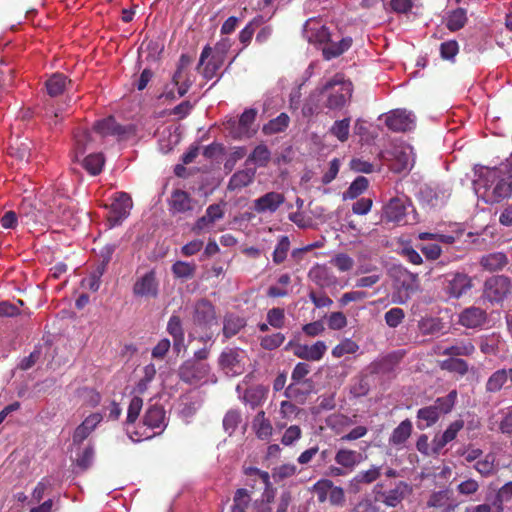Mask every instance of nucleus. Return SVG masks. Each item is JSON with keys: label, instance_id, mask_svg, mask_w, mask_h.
I'll return each mask as SVG.
<instances>
[{"label": "nucleus", "instance_id": "31", "mask_svg": "<svg viewBox=\"0 0 512 512\" xmlns=\"http://www.w3.org/2000/svg\"><path fill=\"white\" fill-rule=\"evenodd\" d=\"M406 215V206L400 198H392L384 208V217L389 222L400 223Z\"/></svg>", "mask_w": 512, "mask_h": 512}, {"label": "nucleus", "instance_id": "48", "mask_svg": "<svg viewBox=\"0 0 512 512\" xmlns=\"http://www.w3.org/2000/svg\"><path fill=\"white\" fill-rule=\"evenodd\" d=\"M8 153L20 161H29L31 156V148L28 142H20L16 139L11 142L8 147Z\"/></svg>", "mask_w": 512, "mask_h": 512}, {"label": "nucleus", "instance_id": "8", "mask_svg": "<svg viewBox=\"0 0 512 512\" xmlns=\"http://www.w3.org/2000/svg\"><path fill=\"white\" fill-rule=\"evenodd\" d=\"M192 320L200 330H210L213 325H217L215 306L205 298L198 300L194 305Z\"/></svg>", "mask_w": 512, "mask_h": 512}, {"label": "nucleus", "instance_id": "62", "mask_svg": "<svg viewBox=\"0 0 512 512\" xmlns=\"http://www.w3.org/2000/svg\"><path fill=\"white\" fill-rule=\"evenodd\" d=\"M331 487L332 481L329 479H321L313 485L312 490L317 495L319 503H324L328 500Z\"/></svg>", "mask_w": 512, "mask_h": 512}, {"label": "nucleus", "instance_id": "36", "mask_svg": "<svg viewBox=\"0 0 512 512\" xmlns=\"http://www.w3.org/2000/svg\"><path fill=\"white\" fill-rule=\"evenodd\" d=\"M475 352V346L469 339L456 341L455 344L446 347L441 354L448 356H470Z\"/></svg>", "mask_w": 512, "mask_h": 512}, {"label": "nucleus", "instance_id": "22", "mask_svg": "<svg viewBox=\"0 0 512 512\" xmlns=\"http://www.w3.org/2000/svg\"><path fill=\"white\" fill-rule=\"evenodd\" d=\"M327 346L324 341H317L313 345L298 344L294 349V355L307 361H319L323 358Z\"/></svg>", "mask_w": 512, "mask_h": 512}, {"label": "nucleus", "instance_id": "17", "mask_svg": "<svg viewBox=\"0 0 512 512\" xmlns=\"http://www.w3.org/2000/svg\"><path fill=\"white\" fill-rule=\"evenodd\" d=\"M285 197L282 193L268 192L254 201L253 208L257 213L275 212L283 203Z\"/></svg>", "mask_w": 512, "mask_h": 512}, {"label": "nucleus", "instance_id": "63", "mask_svg": "<svg viewBox=\"0 0 512 512\" xmlns=\"http://www.w3.org/2000/svg\"><path fill=\"white\" fill-rule=\"evenodd\" d=\"M285 341L284 334L277 332L261 338L260 345L265 350H274L280 347Z\"/></svg>", "mask_w": 512, "mask_h": 512}, {"label": "nucleus", "instance_id": "51", "mask_svg": "<svg viewBox=\"0 0 512 512\" xmlns=\"http://www.w3.org/2000/svg\"><path fill=\"white\" fill-rule=\"evenodd\" d=\"M310 279L320 287L329 286L333 281L329 275V270L324 266H316L309 272Z\"/></svg>", "mask_w": 512, "mask_h": 512}, {"label": "nucleus", "instance_id": "39", "mask_svg": "<svg viewBox=\"0 0 512 512\" xmlns=\"http://www.w3.org/2000/svg\"><path fill=\"white\" fill-rule=\"evenodd\" d=\"M512 195V182L500 179L492 188L489 195L491 203H500Z\"/></svg>", "mask_w": 512, "mask_h": 512}, {"label": "nucleus", "instance_id": "34", "mask_svg": "<svg viewBox=\"0 0 512 512\" xmlns=\"http://www.w3.org/2000/svg\"><path fill=\"white\" fill-rule=\"evenodd\" d=\"M71 81L62 73H54L45 82L46 92L50 97H57L61 95L67 83Z\"/></svg>", "mask_w": 512, "mask_h": 512}, {"label": "nucleus", "instance_id": "4", "mask_svg": "<svg viewBox=\"0 0 512 512\" xmlns=\"http://www.w3.org/2000/svg\"><path fill=\"white\" fill-rule=\"evenodd\" d=\"M211 367L205 362L196 360H185L178 368L179 379L188 385H198L205 382Z\"/></svg>", "mask_w": 512, "mask_h": 512}, {"label": "nucleus", "instance_id": "47", "mask_svg": "<svg viewBox=\"0 0 512 512\" xmlns=\"http://www.w3.org/2000/svg\"><path fill=\"white\" fill-rule=\"evenodd\" d=\"M381 476V467L372 465L369 469L359 471L351 481V484H371Z\"/></svg>", "mask_w": 512, "mask_h": 512}, {"label": "nucleus", "instance_id": "23", "mask_svg": "<svg viewBox=\"0 0 512 512\" xmlns=\"http://www.w3.org/2000/svg\"><path fill=\"white\" fill-rule=\"evenodd\" d=\"M305 34L310 43L326 44L331 38V33L325 25L311 20L306 22Z\"/></svg>", "mask_w": 512, "mask_h": 512}, {"label": "nucleus", "instance_id": "26", "mask_svg": "<svg viewBox=\"0 0 512 512\" xmlns=\"http://www.w3.org/2000/svg\"><path fill=\"white\" fill-rule=\"evenodd\" d=\"M480 266L489 272H496L502 270L509 263L508 257L503 252H492L483 255L480 258Z\"/></svg>", "mask_w": 512, "mask_h": 512}, {"label": "nucleus", "instance_id": "52", "mask_svg": "<svg viewBox=\"0 0 512 512\" xmlns=\"http://www.w3.org/2000/svg\"><path fill=\"white\" fill-rule=\"evenodd\" d=\"M416 449L425 457L430 456H438L441 451L435 450V442L434 438L431 443H429V438L426 434H421L418 436L416 441Z\"/></svg>", "mask_w": 512, "mask_h": 512}, {"label": "nucleus", "instance_id": "5", "mask_svg": "<svg viewBox=\"0 0 512 512\" xmlns=\"http://www.w3.org/2000/svg\"><path fill=\"white\" fill-rule=\"evenodd\" d=\"M383 484L378 483L374 487L375 499L382 502L387 507L395 508L412 493V486L405 482L399 481L388 491H382Z\"/></svg>", "mask_w": 512, "mask_h": 512}, {"label": "nucleus", "instance_id": "29", "mask_svg": "<svg viewBox=\"0 0 512 512\" xmlns=\"http://www.w3.org/2000/svg\"><path fill=\"white\" fill-rule=\"evenodd\" d=\"M334 460L338 465L351 471L361 462L362 454L352 449L340 448L336 452Z\"/></svg>", "mask_w": 512, "mask_h": 512}, {"label": "nucleus", "instance_id": "53", "mask_svg": "<svg viewBox=\"0 0 512 512\" xmlns=\"http://www.w3.org/2000/svg\"><path fill=\"white\" fill-rule=\"evenodd\" d=\"M350 118L335 121L330 128V133L339 141L345 142L349 137Z\"/></svg>", "mask_w": 512, "mask_h": 512}, {"label": "nucleus", "instance_id": "1", "mask_svg": "<svg viewBox=\"0 0 512 512\" xmlns=\"http://www.w3.org/2000/svg\"><path fill=\"white\" fill-rule=\"evenodd\" d=\"M321 92L327 94L326 108L341 110L351 100L353 84L351 81L344 79L342 75L336 74L324 84Z\"/></svg>", "mask_w": 512, "mask_h": 512}, {"label": "nucleus", "instance_id": "6", "mask_svg": "<svg viewBox=\"0 0 512 512\" xmlns=\"http://www.w3.org/2000/svg\"><path fill=\"white\" fill-rule=\"evenodd\" d=\"M245 357V351L240 348H225L218 358V365L226 375H241L245 370Z\"/></svg>", "mask_w": 512, "mask_h": 512}, {"label": "nucleus", "instance_id": "18", "mask_svg": "<svg viewBox=\"0 0 512 512\" xmlns=\"http://www.w3.org/2000/svg\"><path fill=\"white\" fill-rule=\"evenodd\" d=\"M142 422L149 429H160V432L166 427V412L163 406L154 404L147 408Z\"/></svg>", "mask_w": 512, "mask_h": 512}, {"label": "nucleus", "instance_id": "58", "mask_svg": "<svg viewBox=\"0 0 512 512\" xmlns=\"http://www.w3.org/2000/svg\"><path fill=\"white\" fill-rule=\"evenodd\" d=\"M241 422V414L237 410H229L223 418V428L230 436L235 432Z\"/></svg>", "mask_w": 512, "mask_h": 512}, {"label": "nucleus", "instance_id": "46", "mask_svg": "<svg viewBox=\"0 0 512 512\" xmlns=\"http://www.w3.org/2000/svg\"><path fill=\"white\" fill-rule=\"evenodd\" d=\"M457 391L451 390L446 396L438 397L432 406L437 408L438 414L441 416L442 414L450 413L457 401Z\"/></svg>", "mask_w": 512, "mask_h": 512}, {"label": "nucleus", "instance_id": "15", "mask_svg": "<svg viewBox=\"0 0 512 512\" xmlns=\"http://www.w3.org/2000/svg\"><path fill=\"white\" fill-rule=\"evenodd\" d=\"M102 419L103 417L100 413H92L87 416L74 430L72 436L73 444L80 445L84 440H86Z\"/></svg>", "mask_w": 512, "mask_h": 512}, {"label": "nucleus", "instance_id": "59", "mask_svg": "<svg viewBox=\"0 0 512 512\" xmlns=\"http://www.w3.org/2000/svg\"><path fill=\"white\" fill-rule=\"evenodd\" d=\"M267 322L275 329H281L285 325V311L283 308L274 307L267 312Z\"/></svg>", "mask_w": 512, "mask_h": 512}, {"label": "nucleus", "instance_id": "43", "mask_svg": "<svg viewBox=\"0 0 512 512\" xmlns=\"http://www.w3.org/2000/svg\"><path fill=\"white\" fill-rule=\"evenodd\" d=\"M75 151L77 155H83L92 142L91 132L86 128H77L74 132Z\"/></svg>", "mask_w": 512, "mask_h": 512}, {"label": "nucleus", "instance_id": "44", "mask_svg": "<svg viewBox=\"0 0 512 512\" xmlns=\"http://www.w3.org/2000/svg\"><path fill=\"white\" fill-rule=\"evenodd\" d=\"M171 271L175 278L188 280L194 277L196 264L179 260L172 265Z\"/></svg>", "mask_w": 512, "mask_h": 512}, {"label": "nucleus", "instance_id": "40", "mask_svg": "<svg viewBox=\"0 0 512 512\" xmlns=\"http://www.w3.org/2000/svg\"><path fill=\"white\" fill-rule=\"evenodd\" d=\"M467 22L466 10L463 8H457L448 12L446 17V27L452 31H458L462 29Z\"/></svg>", "mask_w": 512, "mask_h": 512}, {"label": "nucleus", "instance_id": "24", "mask_svg": "<svg viewBox=\"0 0 512 512\" xmlns=\"http://www.w3.org/2000/svg\"><path fill=\"white\" fill-rule=\"evenodd\" d=\"M464 428V421L461 419L455 420L449 424L442 434L434 436L435 450L441 451L444 447L456 439L458 433Z\"/></svg>", "mask_w": 512, "mask_h": 512}, {"label": "nucleus", "instance_id": "60", "mask_svg": "<svg viewBox=\"0 0 512 512\" xmlns=\"http://www.w3.org/2000/svg\"><path fill=\"white\" fill-rule=\"evenodd\" d=\"M351 424L352 420L350 419V417L340 413L332 414L328 416L326 419V425L337 433L340 432L341 428L349 426Z\"/></svg>", "mask_w": 512, "mask_h": 512}, {"label": "nucleus", "instance_id": "45", "mask_svg": "<svg viewBox=\"0 0 512 512\" xmlns=\"http://www.w3.org/2000/svg\"><path fill=\"white\" fill-rule=\"evenodd\" d=\"M104 156L101 153H91L83 159V168L91 175H98L101 173L104 165Z\"/></svg>", "mask_w": 512, "mask_h": 512}, {"label": "nucleus", "instance_id": "12", "mask_svg": "<svg viewBox=\"0 0 512 512\" xmlns=\"http://www.w3.org/2000/svg\"><path fill=\"white\" fill-rule=\"evenodd\" d=\"M385 124L393 132H406L414 128L415 120L411 112L396 109L388 114Z\"/></svg>", "mask_w": 512, "mask_h": 512}, {"label": "nucleus", "instance_id": "19", "mask_svg": "<svg viewBox=\"0 0 512 512\" xmlns=\"http://www.w3.org/2000/svg\"><path fill=\"white\" fill-rule=\"evenodd\" d=\"M510 387H512V368L496 370L488 378L485 386L489 393H496Z\"/></svg>", "mask_w": 512, "mask_h": 512}, {"label": "nucleus", "instance_id": "28", "mask_svg": "<svg viewBox=\"0 0 512 512\" xmlns=\"http://www.w3.org/2000/svg\"><path fill=\"white\" fill-rule=\"evenodd\" d=\"M485 320L486 312L479 307L466 308L459 316L460 324L467 328L479 327Z\"/></svg>", "mask_w": 512, "mask_h": 512}, {"label": "nucleus", "instance_id": "57", "mask_svg": "<svg viewBox=\"0 0 512 512\" xmlns=\"http://www.w3.org/2000/svg\"><path fill=\"white\" fill-rule=\"evenodd\" d=\"M290 249V240L288 236H281L273 252V262L281 264L287 257Z\"/></svg>", "mask_w": 512, "mask_h": 512}, {"label": "nucleus", "instance_id": "55", "mask_svg": "<svg viewBox=\"0 0 512 512\" xmlns=\"http://www.w3.org/2000/svg\"><path fill=\"white\" fill-rule=\"evenodd\" d=\"M512 499V481L505 483L496 493L492 502L501 512L504 511L503 504Z\"/></svg>", "mask_w": 512, "mask_h": 512}, {"label": "nucleus", "instance_id": "10", "mask_svg": "<svg viewBox=\"0 0 512 512\" xmlns=\"http://www.w3.org/2000/svg\"><path fill=\"white\" fill-rule=\"evenodd\" d=\"M159 286L157 273L151 269L136 279L132 288L133 295L139 298L156 299L159 296Z\"/></svg>", "mask_w": 512, "mask_h": 512}, {"label": "nucleus", "instance_id": "54", "mask_svg": "<svg viewBox=\"0 0 512 512\" xmlns=\"http://www.w3.org/2000/svg\"><path fill=\"white\" fill-rule=\"evenodd\" d=\"M441 368L450 372L465 375L468 372V364L465 360L451 357L441 363Z\"/></svg>", "mask_w": 512, "mask_h": 512}, {"label": "nucleus", "instance_id": "11", "mask_svg": "<svg viewBox=\"0 0 512 512\" xmlns=\"http://www.w3.org/2000/svg\"><path fill=\"white\" fill-rule=\"evenodd\" d=\"M244 474L248 477L247 485L251 486L252 489L264 488L265 497L268 502L274 498V489L270 482V475L266 471H262L256 467H247L244 469Z\"/></svg>", "mask_w": 512, "mask_h": 512}, {"label": "nucleus", "instance_id": "37", "mask_svg": "<svg viewBox=\"0 0 512 512\" xmlns=\"http://www.w3.org/2000/svg\"><path fill=\"white\" fill-rule=\"evenodd\" d=\"M474 469L482 477H490L497 472L496 455L492 452L487 453L474 464Z\"/></svg>", "mask_w": 512, "mask_h": 512}, {"label": "nucleus", "instance_id": "25", "mask_svg": "<svg viewBox=\"0 0 512 512\" xmlns=\"http://www.w3.org/2000/svg\"><path fill=\"white\" fill-rule=\"evenodd\" d=\"M413 425L410 419H405L395 427L389 436L388 442L391 446L402 448L407 440L411 437Z\"/></svg>", "mask_w": 512, "mask_h": 512}, {"label": "nucleus", "instance_id": "20", "mask_svg": "<svg viewBox=\"0 0 512 512\" xmlns=\"http://www.w3.org/2000/svg\"><path fill=\"white\" fill-rule=\"evenodd\" d=\"M93 130L101 137L122 136L127 133L126 127L117 123L113 116L95 121Z\"/></svg>", "mask_w": 512, "mask_h": 512}, {"label": "nucleus", "instance_id": "41", "mask_svg": "<svg viewBox=\"0 0 512 512\" xmlns=\"http://www.w3.org/2000/svg\"><path fill=\"white\" fill-rule=\"evenodd\" d=\"M251 507V496L245 488H239L235 491L231 512H248Z\"/></svg>", "mask_w": 512, "mask_h": 512}, {"label": "nucleus", "instance_id": "16", "mask_svg": "<svg viewBox=\"0 0 512 512\" xmlns=\"http://www.w3.org/2000/svg\"><path fill=\"white\" fill-rule=\"evenodd\" d=\"M314 383L311 379L299 382H291L285 389L286 398L294 400L298 403H304L307 397L313 392Z\"/></svg>", "mask_w": 512, "mask_h": 512}, {"label": "nucleus", "instance_id": "42", "mask_svg": "<svg viewBox=\"0 0 512 512\" xmlns=\"http://www.w3.org/2000/svg\"><path fill=\"white\" fill-rule=\"evenodd\" d=\"M263 17L256 16L250 20L239 33V41L246 48L252 41L255 31L262 25Z\"/></svg>", "mask_w": 512, "mask_h": 512}, {"label": "nucleus", "instance_id": "32", "mask_svg": "<svg viewBox=\"0 0 512 512\" xmlns=\"http://www.w3.org/2000/svg\"><path fill=\"white\" fill-rule=\"evenodd\" d=\"M352 45V38L345 37L338 42H334L330 39V42L326 43L322 48L323 57L326 60L339 57L346 52Z\"/></svg>", "mask_w": 512, "mask_h": 512}, {"label": "nucleus", "instance_id": "61", "mask_svg": "<svg viewBox=\"0 0 512 512\" xmlns=\"http://www.w3.org/2000/svg\"><path fill=\"white\" fill-rule=\"evenodd\" d=\"M94 458V448L92 445H88L84 450L77 456L75 464L81 471H86L92 465Z\"/></svg>", "mask_w": 512, "mask_h": 512}, {"label": "nucleus", "instance_id": "38", "mask_svg": "<svg viewBox=\"0 0 512 512\" xmlns=\"http://www.w3.org/2000/svg\"><path fill=\"white\" fill-rule=\"evenodd\" d=\"M290 123V117L287 113H280L276 118L271 119L268 123L263 125L262 132L265 135H273L283 132L287 129Z\"/></svg>", "mask_w": 512, "mask_h": 512}, {"label": "nucleus", "instance_id": "50", "mask_svg": "<svg viewBox=\"0 0 512 512\" xmlns=\"http://www.w3.org/2000/svg\"><path fill=\"white\" fill-rule=\"evenodd\" d=\"M369 181L364 176H358L344 192V199H355L368 188Z\"/></svg>", "mask_w": 512, "mask_h": 512}, {"label": "nucleus", "instance_id": "27", "mask_svg": "<svg viewBox=\"0 0 512 512\" xmlns=\"http://www.w3.org/2000/svg\"><path fill=\"white\" fill-rule=\"evenodd\" d=\"M255 175V168H245L243 170H239L230 177L227 189L229 191H236L247 187L254 181Z\"/></svg>", "mask_w": 512, "mask_h": 512}, {"label": "nucleus", "instance_id": "49", "mask_svg": "<svg viewBox=\"0 0 512 512\" xmlns=\"http://www.w3.org/2000/svg\"><path fill=\"white\" fill-rule=\"evenodd\" d=\"M271 153L268 147L264 144L257 145L252 153L249 155L246 163L253 162L259 167H265L270 161Z\"/></svg>", "mask_w": 512, "mask_h": 512}, {"label": "nucleus", "instance_id": "3", "mask_svg": "<svg viewBox=\"0 0 512 512\" xmlns=\"http://www.w3.org/2000/svg\"><path fill=\"white\" fill-rule=\"evenodd\" d=\"M258 111L255 108L245 109L238 119L230 118L224 125L225 129L229 131L234 139H241L243 137H251L255 134L256 130L252 128Z\"/></svg>", "mask_w": 512, "mask_h": 512}, {"label": "nucleus", "instance_id": "14", "mask_svg": "<svg viewBox=\"0 0 512 512\" xmlns=\"http://www.w3.org/2000/svg\"><path fill=\"white\" fill-rule=\"evenodd\" d=\"M193 202L189 193L181 189H175L168 199L169 211L172 215L191 212L193 210Z\"/></svg>", "mask_w": 512, "mask_h": 512}, {"label": "nucleus", "instance_id": "30", "mask_svg": "<svg viewBox=\"0 0 512 512\" xmlns=\"http://www.w3.org/2000/svg\"><path fill=\"white\" fill-rule=\"evenodd\" d=\"M440 417L441 416L438 414L436 407L432 405L422 407L416 414L417 428L419 430H424L432 427L439 421Z\"/></svg>", "mask_w": 512, "mask_h": 512}, {"label": "nucleus", "instance_id": "7", "mask_svg": "<svg viewBox=\"0 0 512 512\" xmlns=\"http://www.w3.org/2000/svg\"><path fill=\"white\" fill-rule=\"evenodd\" d=\"M133 207L132 198L126 192H117L109 206L107 220L111 227L120 225L126 219Z\"/></svg>", "mask_w": 512, "mask_h": 512}, {"label": "nucleus", "instance_id": "64", "mask_svg": "<svg viewBox=\"0 0 512 512\" xmlns=\"http://www.w3.org/2000/svg\"><path fill=\"white\" fill-rule=\"evenodd\" d=\"M404 317L405 313L403 309L398 307L388 310L384 315L386 324L391 328H396L399 326L402 323Z\"/></svg>", "mask_w": 512, "mask_h": 512}, {"label": "nucleus", "instance_id": "56", "mask_svg": "<svg viewBox=\"0 0 512 512\" xmlns=\"http://www.w3.org/2000/svg\"><path fill=\"white\" fill-rule=\"evenodd\" d=\"M358 344L351 339H344L332 349V355L340 358L346 354H354L358 351Z\"/></svg>", "mask_w": 512, "mask_h": 512}, {"label": "nucleus", "instance_id": "13", "mask_svg": "<svg viewBox=\"0 0 512 512\" xmlns=\"http://www.w3.org/2000/svg\"><path fill=\"white\" fill-rule=\"evenodd\" d=\"M445 281V290L453 298H459L471 288V279L464 273H449Z\"/></svg>", "mask_w": 512, "mask_h": 512}, {"label": "nucleus", "instance_id": "35", "mask_svg": "<svg viewBox=\"0 0 512 512\" xmlns=\"http://www.w3.org/2000/svg\"><path fill=\"white\" fill-rule=\"evenodd\" d=\"M253 429L256 436L261 440H268L273 432L270 421L265 417L263 410L259 411L253 420Z\"/></svg>", "mask_w": 512, "mask_h": 512}, {"label": "nucleus", "instance_id": "9", "mask_svg": "<svg viewBox=\"0 0 512 512\" xmlns=\"http://www.w3.org/2000/svg\"><path fill=\"white\" fill-rule=\"evenodd\" d=\"M511 280L505 275H495L484 283V297L490 302H501L510 293Z\"/></svg>", "mask_w": 512, "mask_h": 512}, {"label": "nucleus", "instance_id": "2", "mask_svg": "<svg viewBox=\"0 0 512 512\" xmlns=\"http://www.w3.org/2000/svg\"><path fill=\"white\" fill-rule=\"evenodd\" d=\"M226 48L225 46L221 47V44L218 43L215 46V51L212 54V48L209 45H206L200 54L199 63L197 65V70L202 74V76L210 80L212 79L217 71L222 67L225 60Z\"/></svg>", "mask_w": 512, "mask_h": 512}, {"label": "nucleus", "instance_id": "21", "mask_svg": "<svg viewBox=\"0 0 512 512\" xmlns=\"http://www.w3.org/2000/svg\"><path fill=\"white\" fill-rule=\"evenodd\" d=\"M456 506L452 502V492L448 489L432 492L426 502L427 508L441 509L444 512H452Z\"/></svg>", "mask_w": 512, "mask_h": 512}, {"label": "nucleus", "instance_id": "33", "mask_svg": "<svg viewBox=\"0 0 512 512\" xmlns=\"http://www.w3.org/2000/svg\"><path fill=\"white\" fill-rule=\"evenodd\" d=\"M245 326L246 321L244 318L233 313L226 314L223 319L222 329L224 338L229 339L237 335Z\"/></svg>", "mask_w": 512, "mask_h": 512}]
</instances>
